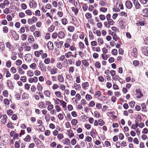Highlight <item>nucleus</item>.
I'll return each instance as SVG.
<instances>
[{"label":"nucleus","mask_w":148,"mask_h":148,"mask_svg":"<svg viewBox=\"0 0 148 148\" xmlns=\"http://www.w3.org/2000/svg\"><path fill=\"white\" fill-rule=\"evenodd\" d=\"M39 67L41 70L43 72H45L46 71V67L44 64L41 62L39 63Z\"/></svg>","instance_id":"f257e3e1"},{"label":"nucleus","mask_w":148,"mask_h":148,"mask_svg":"<svg viewBox=\"0 0 148 148\" xmlns=\"http://www.w3.org/2000/svg\"><path fill=\"white\" fill-rule=\"evenodd\" d=\"M29 5L31 8H35L37 6L36 3L34 0H32L29 1Z\"/></svg>","instance_id":"f03ea898"},{"label":"nucleus","mask_w":148,"mask_h":148,"mask_svg":"<svg viewBox=\"0 0 148 148\" xmlns=\"http://www.w3.org/2000/svg\"><path fill=\"white\" fill-rule=\"evenodd\" d=\"M29 82L30 83L37 82L38 81V77L36 76L34 77L33 78H29L28 79Z\"/></svg>","instance_id":"7ed1b4c3"},{"label":"nucleus","mask_w":148,"mask_h":148,"mask_svg":"<svg viewBox=\"0 0 148 148\" xmlns=\"http://www.w3.org/2000/svg\"><path fill=\"white\" fill-rule=\"evenodd\" d=\"M136 95H137V98L140 99L143 96V94L142 93L141 91H140L139 89H136Z\"/></svg>","instance_id":"20e7f679"},{"label":"nucleus","mask_w":148,"mask_h":148,"mask_svg":"<svg viewBox=\"0 0 148 148\" xmlns=\"http://www.w3.org/2000/svg\"><path fill=\"white\" fill-rule=\"evenodd\" d=\"M62 143L63 145H69L70 144V141L68 138H65L62 140Z\"/></svg>","instance_id":"39448f33"},{"label":"nucleus","mask_w":148,"mask_h":148,"mask_svg":"<svg viewBox=\"0 0 148 148\" xmlns=\"http://www.w3.org/2000/svg\"><path fill=\"white\" fill-rule=\"evenodd\" d=\"M131 54L132 56L134 57H136L137 56V49L136 48H134L132 51L131 52Z\"/></svg>","instance_id":"423d86ee"},{"label":"nucleus","mask_w":148,"mask_h":148,"mask_svg":"<svg viewBox=\"0 0 148 148\" xmlns=\"http://www.w3.org/2000/svg\"><path fill=\"white\" fill-rule=\"evenodd\" d=\"M142 51L144 55L146 56H148V46L144 47Z\"/></svg>","instance_id":"0eeeda50"},{"label":"nucleus","mask_w":148,"mask_h":148,"mask_svg":"<svg viewBox=\"0 0 148 148\" xmlns=\"http://www.w3.org/2000/svg\"><path fill=\"white\" fill-rule=\"evenodd\" d=\"M134 4V5L135 8L136 9H138L140 7V5L138 3V0H132Z\"/></svg>","instance_id":"6e6552de"},{"label":"nucleus","mask_w":148,"mask_h":148,"mask_svg":"<svg viewBox=\"0 0 148 148\" xmlns=\"http://www.w3.org/2000/svg\"><path fill=\"white\" fill-rule=\"evenodd\" d=\"M47 46L48 49L50 50H52L53 49V43L51 41H49L47 43Z\"/></svg>","instance_id":"1a4fd4ad"},{"label":"nucleus","mask_w":148,"mask_h":148,"mask_svg":"<svg viewBox=\"0 0 148 148\" xmlns=\"http://www.w3.org/2000/svg\"><path fill=\"white\" fill-rule=\"evenodd\" d=\"M58 70V69L54 67L53 69H51L50 71L51 75H55L57 73Z\"/></svg>","instance_id":"9d476101"},{"label":"nucleus","mask_w":148,"mask_h":148,"mask_svg":"<svg viewBox=\"0 0 148 148\" xmlns=\"http://www.w3.org/2000/svg\"><path fill=\"white\" fill-rule=\"evenodd\" d=\"M65 34L62 31L59 32L58 34V36L59 38L62 39L64 38Z\"/></svg>","instance_id":"9b49d317"},{"label":"nucleus","mask_w":148,"mask_h":148,"mask_svg":"<svg viewBox=\"0 0 148 148\" xmlns=\"http://www.w3.org/2000/svg\"><path fill=\"white\" fill-rule=\"evenodd\" d=\"M126 6L128 9H131L132 7V4L130 1H127L125 2Z\"/></svg>","instance_id":"f8f14e48"},{"label":"nucleus","mask_w":148,"mask_h":148,"mask_svg":"<svg viewBox=\"0 0 148 148\" xmlns=\"http://www.w3.org/2000/svg\"><path fill=\"white\" fill-rule=\"evenodd\" d=\"M142 111L144 112H147V109L146 108L147 106L145 103H143L141 105Z\"/></svg>","instance_id":"ddd939ff"},{"label":"nucleus","mask_w":148,"mask_h":148,"mask_svg":"<svg viewBox=\"0 0 148 148\" xmlns=\"http://www.w3.org/2000/svg\"><path fill=\"white\" fill-rule=\"evenodd\" d=\"M96 130L93 129H91V131L90 132V135L93 138H95L96 136Z\"/></svg>","instance_id":"4468645a"},{"label":"nucleus","mask_w":148,"mask_h":148,"mask_svg":"<svg viewBox=\"0 0 148 148\" xmlns=\"http://www.w3.org/2000/svg\"><path fill=\"white\" fill-rule=\"evenodd\" d=\"M7 118V116L6 114L3 115V118L1 120L2 123L5 124L6 122Z\"/></svg>","instance_id":"2eb2a0df"},{"label":"nucleus","mask_w":148,"mask_h":148,"mask_svg":"<svg viewBox=\"0 0 148 148\" xmlns=\"http://www.w3.org/2000/svg\"><path fill=\"white\" fill-rule=\"evenodd\" d=\"M89 86L88 82H84L82 83V88L84 90H86Z\"/></svg>","instance_id":"dca6fc26"},{"label":"nucleus","mask_w":148,"mask_h":148,"mask_svg":"<svg viewBox=\"0 0 148 148\" xmlns=\"http://www.w3.org/2000/svg\"><path fill=\"white\" fill-rule=\"evenodd\" d=\"M58 80L60 82H63L64 81V79L62 75H60L58 76Z\"/></svg>","instance_id":"f3484780"},{"label":"nucleus","mask_w":148,"mask_h":148,"mask_svg":"<svg viewBox=\"0 0 148 148\" xmlns=\"http://www.w3.org/2000/svg\"><path fill=\"white\" fill-rule=\"evenodd\" d=\"M29 67L33 70H35L37 69V65L36 63H33L29 65Z\"/></svg>","instance_id":"a211bd4d"},{"label":"nucleus","mask_w":148,"mask_h":148,"mask_svg":"<svg viewBox=\"0 0 148 148\" xmlns=\"http://www.w3.org/2000/svg\"><path fill=\"white\" fill-rule=\"evenodd\" d=\"M112 36H113V39L115 41H117L118 40L119 38L118 37L116 34L114 32H112Z\"/></svg>","instance_id":"6ab92c4d"},{"label":"nucleus","mask_w":148,"mask_h":148,"mask_svg":"<svg viewBox=\"0 0 148 148\" xmlns=\"http://www.w3.org/2000/svg\"><path fill=\"white\" fill-rule=\"evenodd\" d=\"M4 70L6 74V77H10L11 76V74L10 73L8 70L6 68L4 69Z\"/></svg>","instance_id":"aec40b11"},{"label":"nucleus","mask_w":148,"mask_h":148,"mask_svg":"<svg viewBox=\"0 0 148 148\" xmlns=\"http://www.w3.org/2000/svg\"><path fill=\"white\" fill-rule=\"evenodd\" d=\"M29 42L30 43H32L34 41V38L31 35L29 36L28 38Z\"/></svg>","instance_id":"412c9836"},{"label":"nucleus","mask_w":148,"mask_h":148,"mask_svg":"<svg viewBox=\"0 0 148 148\" xmlns=\"http://www.w3.org/2000/svg\"><path fill=\"white\" fill-rule=\"evenodd\" d=\"M27 75L28 77H31L34 75V73L31 70H29L27 71Z\"/></svg>","instance_id":"4be33fe9"},{"label":"nucleus","mask_w":148,"mask_h":148,"mask_svg":"<svg viewBox=\"0 0 148 148\" xmlns=\"http://www.w3.org/2000/svg\"><path fill=\"white\" fill-rule=\"evenodd\" d=\"M74 87L75 89L77 90H79L81 88L80 85L75 83L74 84Z\"/></svg>","instance_id":"5701e85b"},{"label":"nucleus","mask_w":148,"mask_h":148,"mask_svg":"<svg viewBox=\"0 0 148 148\" xmlns=\"http://www.w3.org/2000/svg\"><path fill=\"white\" fill-rule=\"evenodd\" d=\"M98 42L99 45H101L103 44V41L101 37H99L97 38Z\"/></svg>","instance_id":"b1692460"},{"label":"nucleus","mask_w":148,"mask_h":148,"mask_svg":"<svg viewBox=\"0 0 148 148\" xmlns=\"http://www.w3.org/2000/svg\"><path fill=\"white\" fill-rule=\"evenodd\" d=\"M29 97V95L27 93H24L22 94V97L23 99H27Z\"/></svg>","instance_id":"393cba45"},{"label":"nucleus","mask_w":148,"mask_h":148,"mask_svg":"<svg viewBox=\"0 0 148 148\" xmlns=\"http://www.w3.org/2000/svg\"><path fill=\"white\" fill-rule=\"evenodd\" d=\"M113 10L115 12H118L120 11V9L119 7L117 5L114 6V7L113 8Z\"/></svg>","instance_id":"a878e982"},{"label":"nucleus","mask_w":148,"mask_h":148,"mask_svg":"<svg viewBox=\"0 0 148 148\" xmlns=\"http://www.w3.org/2000/svg\"><path fill=\"white\" fill-rule=\"evenodd\" d=\"M55 29V26L54 25H51V26L49 28L48 30L50 32H53Z\"/></svg>","instance_id":"bb28decb"},{"label":"nucleus","mask_w":148,"mask_h":148,"mask_svg":"<svg viewBox=\"0 0 148 148\" xmlns=\"http://www.w3.org/2000/svg\"><path fill=\"white\" fill-rule=\"evenodd\" d=\"M61 105L62 106V107L64 108V110L66 109V103L64 101H62L61 103Z\"/></svg>","instance_id":"cd10ccee"},{"label":"nucleus","mask_w":148,"mask_h":148,"mask_svg":"<svg viewBox=\"0 0 148 148\" xmlns=\"http://www.w3.org/2000/svg\"><path fill=\"white\" fill-rule=\"evenodd\" d=\"M82 63L85 66H87L89 65V63L86 60H82Z\"/></svg>","instance_id":"c85d7f7f"},{"label":"nucleus","mask_w":148,"mask_h":148,"mask_svg":"<svg viewBox=\"0 0 148 148\" xmlns=\"http://www.w3.org/2000/svg\"><path fill=\"white\" fill-rule=\"evenodd\" d=\"M55 94L58 98H60L62 97L61 92L60 91L56 92H55Z\"/></svg>","instance_id":"c756f323"},{"label":"nucleus","mask_w":148,"mask_h":148,"mask_svg":"<svg viewBox=\"0 0 148 148\" xmlns=\"http://www.w3.org/2000/svg\"><path fill=\"white\" fill-rule=\"evenodd\" d=\"M85 98L87 101H89L92 99V97L90 95L87 94L86 95Z\"/></svg>","instance_id":"7c9ffc66"},{"label":"nucleus","mask_w":148,"mask_h":148,"mask_svg":"<svg viewBox=\"0 0 148 148\" xmlns=\"http://www.w3.org/2000/svg\"><path fill=\"white\" fill-rule=\"evenodd\" d=\"M74 29V27L73 26H69L68 27V30L70 32H73Z\"/></svg>","instance_id":"2f4dec72"},{"label":"nucleus","mask_w":148,"mask_h":148,"mask_svg":"<svg viewBox=\"0 0 148 148\" xmlns=\"http://www.w3.org/2000/svg\"><path fill=\"white\" fill-rule=\"evenodd\" d=\"M27 36L25 34H22L21 36V39L23 41H25V40H26L27 38Z\"/></svg>","instance_id":"473e14b6"},{"label":"nucleus","mask_w":148,"mask_h":148,"mask_svg":"<svg viewBox=\"0 0 148 148\" xmlns=\"http://www.w3.org/2000/svg\"><path fill=\"white\" fill-rule=\"evenodd\" d=\"M55 103L56 104H59L60 103H61L62 101L60 100V99L57 98L56 99H53Z\"/></svg>","instance_id":"72a5a7b5"},{"label":"nucleus","mask_w":148,"mask_h":148,"mask_svg":"<svg viewBox=\"0 0 148 148\" xmlns=\"http://www.w3.org/2000/svg\"><path fill=\"white\" fill-rule=\"evenodd\" d=\"M44 94L47 97H49L50 95V91L49 90H46L44 92Z\"/></svg>","instance_id":"f704fd0d"},{"label":"nucleus","mask_w":148,"mask_h":148,"mask_svg":"<svg viewBox=\"0 0 148 148\" xmlns=\"http://www.w3.org/2000/svg\"><path fill=\"white\" fill-rule=\"evenodd\" d=\"M74 71V67L73 66H70L69 69V73H73Z\"/></svg>","instance_id":"c9c22d12"},{"label":"nucleus","mask_w":148,"mask_h":148,"mask_svg":"<svg viewBox=\"0 0 148 148\" xmlns=\"http://www.w3.org/2000/svg\"><path fill=\"white\" fill-rule=\"evenodd\" d=\"M31 139V137L29 135H27L24 138V140L27 142H29Z\"/></svg>","instance_id":"e433bc0d"},{"label":"nucleus","mask_w":148,"mask_h":148,"mask_svg":"<svg viewBox=\"0 0 148 148\" xmlns=\"http://www.w3.org/2000/svg\"><path fill=\"white\" fill-rule=\"evenodd\" d=\"M75 98L77 99V101H79L81 99V97L80 94L77 93L76 95Z\"/></svg>","instance_id":"4c0bfd02"},{"label":"nucleus","mask_w":148,"mask_h":148,"mask_svg":"<svg viewBox=\"0 0 148 148\" xmlns=\"http://www.w3.org/2000/svg\"><path fill=\"white\" fill-rule=\"evenodd\" d=\"M40 32L38 31H35L34 33V36L36 37H38L40 35Z\"/></svg>","instance_id":"58836bf2"},{"label":"nucleus","mask_w":148,"mask_h":148,"mask_svg":"<svg viewBox=\"0 0 148 148\" xmlns=\"http://www.w3.org/2000/svg\"><path fill=\"white\" fill-rule=\"evenodd\" d=\"M77 123V120L76 119H73L71 121V123L73 125H75Z\"/></svg>","instance_id":"ea45409f"},{"label":"nucleus","mask_w":148,"mask_h":148,"mask_svg":"<svg viewBox=\"0 0 148 148\" xmlns=\"http://www.w3.org/2000/svg\"><path fill=\"white\" fill-rule=\"evenodd\" d=\"M63 43V42L62 41H60L59 42L56 43V46L58 45V48L61 47Z\"/></svg>","instance_id":"a19ab883"},{"label":"nucleus","mask_w":148,"mask_h":148,"mask_svg":"<svg viewBox=\"0 0 148 148\" xmlns=\"http://www.w3.org/2000/svg\"><path fill=\"white\" fill-rule=\"evenodd\" d=\"M17 66H20L22 64V61L20 60H17L15 62Z\"/></svg>","instance_id":"79ce46f5"},{"label":"nucleus","mask_w":148,"mask_h":148,"mask_svg":"<svg viewBox=\"0 0 148 148\" xmlns=\"http://www.w3.org/2000/svg\"><path fill=\"white\" fill-rule=\"evenodd\" d=\"M102 59L104 60H107L108 58L106 54L103 53L101 55Z\"/></svg>","instance_id":"37998d69"},{"label":"nucleus","mask_w":148,"mask_h":148,"mask_svg":"<svg viewBox=\"0 0 148 148\" xmlns=\"http://www.w3.org/2000/svg\"><path fill=\"white\" fill-rule=\"evenodd\" d=\"M71 9H72V10L74 12L75 14L76 15L77 13H78V9H77V8L74 7H73L71 8Z\"/></svg>","instance_id":"c03bdc74"},{"label":"nucleus","mask_w":148,"mask_h":148,"mask_svg":"<svg viewBox=\"0 0 148 148\" xmlns=\"http://www.w3.org/2000/svg\"><path fill=\"white\" fill-rule=\"evenodd\" d=\"M19 78L20 76L18 74L16 73L14 75V78L15 80H18L19 79Z\"/></svg>","instance_id":"a18cd8bd"},{"label":"nucleus","mask_w":148,"mask_h":148,"mask_svg":"<svg viewBox=\"0 0 148 148\" xmlns=\"http://www.w3.org/2000/svg\"><path fill=\"white\" fill-rule=\"evenodd\" d=\"M72 52L71 51L66 53L65 54V56L67 58H69L72 56Z\"/></svg>","instance_id":"49530a36"},{"label":"nucleus","mask_w":148,"mask_h":148,"mask_svg":"<svg viewBox=\"0 0 148 148\" xmlns=\"http://www.w3.org/2000/svg\"><path fill=\"white\" fill-rule=\"evenodd\" d=\"M34 140L36 143V144H37V145L39 144L40 143H41V141H40L39 139L36 138H34Z\"/></svg>","instance_id":"de8ad7c7"},{"label":"nucleus","mask_w":148,"mask_h":148,"mask_svg":"<svg viewBox=\"0 0 148 148\" xmlns=\"http://www.w3.org/2000/svg\"><path fill=\"white\" fill-rule=\"evenodd\" d=\"M50 62V60L49 58H46L44 60V62L46 64H49Z\"/></svg>","instance_id":"09e8293b"},{"label":"nucleus","mask_w":148,"mask_h":148,"mask_svg":"<svg viewBox=\"0 0 148 148\" xmlns=\"http://www.w3.org/2000/svg\"><path fill=\"white\" fill-rule=\"evenodd\" d=\"M79 47L80 49H82L84 48V43L81 42H79Z\"/></svg>","instance_id":"8fccbe9b"},{"label":"nucleus","mask_w":148,"mask_h":148,"mask_svg":"<svg viewBox=\"0 0 148 148\" xmlns=\"http://www.w3.org/2000/svg\"><path fill=\"white\" fill-rule=\"evenodd\" d=\"M85 16L87 19H88L91 17L92 15L90 13L88 12L85 14Z\"/></svg>","instance_id":"3c124183"},{"label":"nucleus","mask_w":148,"mask_h":148,"mask_svg":"<svg viewBox=\"0 0 148 148\" xmlns=\"http://www.w3.org/2000/svg\"><path fill=\"white\" fill-rule=\"evenodd\" d=\"M98 124L101 126H103L104 124V122L101 119L98 120Z\"/></svg>","instance_id":"603ef678"},{"label":"nucleus","mask_w":148,"mask_h":148,"mask_svg":"<svg viewBox=\"0 0 148 148\" xmlns=\"http://www.w3.org/2000/svg\"><path fill=\"white\" fill-rule=\"evenodd\" d=\"M34 73L35 75L38 76L40 75L41 72L39 71L36 70L34 71Z\"/></svg>","instance_id":"864d4df0"},{"label":"nucleus","mask_w":148,"mask_h":148,"mask_svg":"<svg viewBox=\"0 0 148 148\" xmlns=\"http://www.w3.org/2000/svg\"><path fill=\"white\" fill-rule=\"evenodd\" d=\"M99 5L101 6H105L106 4L104 2L103 0H100L99 3Z\"/></svg>","instance_id":"5fc2aeb1"},{"label":"nucleus","mask_w":148,"mask_h":148,"mask_svg":"<svg viewBox=\"0 0 148 148\" xmlns=\"http://www.w3.org/2000/svg\"><path fill=\"white\" fill-rule=\"evenodd\" d=\"M138 126V123L136 124H133L131 126V128L134 129H136V128Z\"/></svg>","instance_id":"6e6d98bb"},{"label":"nucleus","mask_w":148,"mask_h":148,"mask_svg":"<svg viewBox=\"0 0 148 148\" xmlns=\"http://www.w3.org/2000/svg\"><path fill=\"white\" fill-rule=\"evenodd\" d=\"M62 24L64 25H66L68 23V21L65 18H62L61 20Z\"/></svg>","instance_id":"4d7b16f0"},{"label":"nucleus","mask_w":148,"mask_h":148,"mask_svg":"<svg viewBox=\"0 0 148 148\" xmlns=\"http://www.w3.org/2000/svg\"><path fill=\"white\" fill-rule=\"evenodd\" d=\"M107 20L108 23L110 25H112L114 24V22L112 19H109Z\"/></svg>","instance_id":"13d9d810"},{"label":"nucleus","mask_w":148,"mask_h":148,"mask_svg":"<svg viewBox=\"0 0 148 148\" xmlns=\"http://www.w3.org/2000/svg\"><path fill=\"white\" fill-rule=\"evenodd\" d=\"M112 54L114 55H116L117 54V51L116 49H113L111 51Z\"/></svg>","instance_id":"bf43d9fd"},{"label":"nucleus","mask_w":148,"mask_h":148,"mask_svg":"<svg viewBox=\"0 0 148 148\" xmlns=\"http://www.w3.org/2000/svg\"><path fill=\"white\" fill-rule=\"evenodd\" d=\"M136 25L138 26H143L144 25L143 21H139L136 23Z\"/></svg>","instance_id":"052dcab7"},{"label":"nucleus","mask_w":148,"mask_h":148,"mask_svg":"<svg viewBox=\"0 0 148 148\" xmlns=\"http://www.w3.org/2000/svg\"><path fill=\"white\" fill-rule=\"evenodd\" d=\"M10 71L13 73H16L17 70L14 67H12L10 69Z\"/></svg>","instance_id":"680f3d73"},{"label":"nucleus","mask_w":148,"mask_h":148,"mask_svg":"<svg viewBox=\"0 0 148 148\" xmlns=\"http://www.w3.org/2000/svg\"><path fill=\"white\" fill-rule=\"evenodd\" d=\"M19 142L21 143L20 140L18 141V142L16 141L15 142L14 146L16 148H18L20 147V144Z\"/></svg>","instance_id":"e2e57ef3"},{"label":"nucleus","mask_w":148,"mask_h":148,"mask_svg":"<svg viewBox=\"0 0 148 148\" xmlns=\"http://www.w3.org/2000/svg\"><path fill=\"white\" fill-rule=\"evenodd\" d=\"M95 105V102L92 101H91L89 104V106L90 107H93Z\"/></svg>","instance_id":"0e129e2a"},{"label":"nucleus","mask_w":148,"mask_h":148,"mask_svg":"<svg viewBox=\"0 0 148 148\" xmlns=\"http://www.w3.org/2000/svg\"><path fill=\"white\" fill-rule=\"evenodd\" d=\"M66 78L69 81H71L72 79V76L69 74H68L66 75Z\"/></svg>","instance_id":"69168bd1"},{"label":"nucleus","mask_w":148,"mask_h":148,"mask_svg":"<svg viewBox=\"0 0 148 148\" xmlns=\"http://www.w3.org/2000/svg\"><path fill=\"white\" fill-rule=\"evenodd\" d=\"M20 80L23 82H25L27 81L26 77L25 76H22L21 77Z\"/></svg>","instance_id":"338daca9"},{"label":"nucleus","mask_w":148,"mask_h":148,"mask_svg":"<svg viewBox=\"0 0 148 148\" xmlns=\"http://www.w3.org/2000/svg\"><path fill=\"white\" fill-rule=\"evenodd\" d=\"M22 9L23 10H25L27 8V5H26L24 3H22L21 5Z\"/></svg>","instance_id":"774afa93"}]
</instances>
